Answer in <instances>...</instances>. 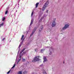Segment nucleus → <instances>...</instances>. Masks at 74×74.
Returning a JSON list of instances; mask_svg holds the SVG:
<instances>
[{"label":"nucleus","instance_id":"1","mask_svg":"<svg viewBox=\"0 0 74 74\" xmlns=\"http://www.w3.org/2000/svg\"><path fill=\"white\" fill-rule=\"evenodd\" d=\"M24 37V35H23L21 38V42L19 47H18V48H19V50H18V53H19V51H20V50H19V49H20V48L21 47V45H22V44H23V41H24V40H25V38H23Z\"/></svg>","mask_w":74,"mask_h":74},{"label":"nucleus","instance_id":"4","mask_svg":"<svg viewBox=\"0 0 74 74\" xmlns=\"http://www.w3.org/2000/svg\"><path fill=\"white\" fill-rule=\"evenodd\" d=\"M69 25L68 24H65L64 25V26L62 28V30H66V29L69 28Z\"/></svg>","mask_w":74,"mask_h":74},{"label":"nucleus","instance_id":"25","mask_svg":"<svg viewBox=\"0 0 74 74\" xmlns=\"http://www.w3.org/2000/svg\"><path fill=\"white\" fill-rule=\"evenodd\" d=\"M10 70L8 72L7 74H9V73H10Z\"/></svg>","mask_w":74,"mask_h":74},{"label":"nucleus","instance_id":"19","mask_svg":"<svg viewBox=\"0 0 74 74\" xmlns=\"http://www.w3.org/2000/svg\"><path fill=\"white\" fill-rule=\"evenodd\" d=\"M43 28V26L40 29V30H39V32H41V30H42V28Z\"/></svg>","mask_w":74,"mask_h":74},{"label":"nucleus","instance_id":"20","mask_svg":"<svg viewBox=\"0 0 74 74\" xmlns=\"http://www.w3.org/2000/svg\"><path fill=\"white\" fill-rule=\"evenodd\" d=\"M3 25H4V23H2L0 25V27H1V26H3Z\"/></svg>","mask_w":74,"mask_h":74},{"label":"nucleus","instance_id":"32","mask_svg":"<svg viewBox=\"0 0 74 74\" xmlns=\"http://www.w3.org/2000/svg\"><path fill=\"white\" fill-rule=\"evenodd\" d=\"M27 73V72L26 71H24V73Z\"/></svg>","mask_w":74,"mask_h":74},{"label":"nucleus","instance_id":"10","mask_svg":"<svg viewBox=\"0 0 74 74\" xmlns=\"http://www.w3.org/2000/svg\"><path fill=\"white\" fill-rule=\"evenodd\" d=\"M25 48H24V49H23V50L20 52V55L22 54V52H23V51H25Z\"/></svg>","mask_w":74,"mask_h":74},{"label":"nucleus","instance_id":"16","mask_svg":"<svg viewBox=\"0 0 74 74\" xmlns=\"http://www.w3.org/2000/svg\"><path fill=\"white\" fill-rule=\"evenodd\" d=\"M15 65H16V64H15V63L14 64V65L13 66L12 68V69H14V67L15 66Z\"/></svg>","mask_w":74,"mask_h":74},{"label":"nucleus","instance_id":"17","mask_svg":"<svg viewBox=\"0 0 74 74\" xmlns=\"http://www.w3.org/2000/svg\"><path fill=\"white\" fill-rule=\"evenodd\" d=\"M43 74H47V73L45 72V70L43 71Z\"/></svg>","mask_w":74,"mask_h":74},{"label":"nucleus","instance_id":"29","mask_svg":"<svg viewBox=\"0 0 74 74\" xmlns=\"http://www.w3.org/2000/svg\"><path fill=\"white\" fill-rule=\"evenodd\" d=\"M19 60H18V61L17 62V64H18V63H19Z\"/></svg>","mask_w":74,"mask_h":74},{"label":"nucleus","instance_id":"3","mask_svg":"<svg viewBox=\"0 0 74 74\" xmlns=\"http://www.w3.org/2000/svg\"><path fill=\"white\" fill-rule=\"evenodd\" d=\"M40 56H36L35 57L34 59V60L32 61V62H37L39 60V58Z\"/></svg>","mask_w":74,"mask_h":74},{"label":"nucleus","instance_id":"26","mask_svg":"<svg viewBox=\"0 0 74 74\" xmlns=\"http://www.w3.org/2000/svg\"><path fill=\"white\" fill-rule=\"evenodd\" d=\"M5 40V38H3L2 41H4Z\"/></svg>","mask_w":74,"mask_h":74},{"label":"nucleus","instance_id":"27","mask_svg":"<svg viewBox=\"0 0 74 74\" xmlns=\"http://www.w3.org/2000/svg\"><path fill=\"white\" fill-rule=\"evenodd\" d=\"M40 20L41 21H42V18H41Z\"/></svg>","mask_w":74,"mask_h":74},{"label":"nucleus","instance_id":"22","mask_svg":"<svg viewBox=\"0 0 74 74\" xmlns=\"http://www.w3.org/2000/svg\"><path fill=\"white\" fill-rule=\"evenodd\" d=\"M9 8H10V7H7V8L6 9V10L8 11V9H9Z\"/></svg>","mask_w":74,"mask_h":74},{"label":"nucleus","instance_id":"23","mask_svg":"<svg viewBox=\"0 0 74 74\" xmlns=\"http://www.w3.org/2000/svg\"><path fill=\"white\" fill-rule=\"evenodd\" d=\"M52 52L51 51H50V53H49V55H52Z\"/></svg>","mask_w":74,"mask_h":74},{"label":"nucleus","instance_id":"33","mask_svg":"<svg viewBox=\"0 0 74 74\" xmlns=\"http://www.w3.org/2000/svg\"><path fill=\"white\" fill-rule=\"evenodd\" d=\"M46 48H49V47H46Z\"/></svg>","mask_w":74,"mask_h":74},{"label":"nucleus","instance_id":"9","mask_svg":"<svg viewBox=\"0 0 74 74\" xmlns=\"http://www.w3.org/2000/svg\"><path fill=\"white\" fill-rule=\"evenodd\" d=\"M34 21V19H33V18H32L31 21V23H30V25H29V26H31V25H32V24H33V22Z\"/></svg>","mask_w":74,"mask_h":74},{"label":"nucleus","instance_id":"24","mask_svg":"<svg viewBox=\"0 0 74 74\" xmlns=\"http://www.w3.org/2000/svg\"><path fill=\"white\" fill-rule=\"evenodd\" d=\"M37 51H38L37 49H35V52H37Z\"/></svg>","mask_w":74,"mask_h":74},{"label":"nucleus","instance_id":"28","mask_svg":"<svg viewBox=\"0 0 74 74\" xmlns=\"http://www.w3.org/2000/svg\"><path fill=\"white\" fill-rule=\"evenodd\" d=\"M23 61H24V62H25V59H23Z\"/></svg>","mask_w":74,"mask_h":74},{"label":"nucleus","instance_id":"21","mask_svg":"<svg viewBox=\"0 0 74 74\" xmlns=\"http://www.w3.org/2000/svg\"><path fill=\"white\" fill-rule=\"evenodd\" d=\"M34 14V13L33 12V11H32V13L31 14V16H33V15Z\"/></svg>","mask_w":74,"mask_h":74},{"label":"nucleus","instance_id":"37","mask_svg":"<svg viewBox=\"0 0 74 74\" xmlns=\"http://www.w3.org/2000/svg\"><path fill=\"white\" fill-rule=\"evenodd\" d=\"M18 57V56H17V57H16V59H17V57Z\"/></svg>","mask_w":74,"mask_h":74},{"label":"nucleus","instance_id":"14","mask_svg":"<svg viewBox=\"0 0 74 74\" xmlns=\"http://www.w3.org/2000/svg\"><path fill=\"white\" fill-rule=\"evenodd\" d=\"M22 56H20V57L18 58V60H19V61H20V60H21V58Z\"/></svg>","mask_w":74,"mask_h":74},{"label":"nucleus","instance_id":"13","mask_svg":"<svg viewBox=\"0 0 74 74\" xmlns=\"http://www.w3.org/2000/svg\"><path fill=\"white\" fill-rule=\"evenodd\" d=\"M38 4H39V3H36V8H37V7H38Z\"/></svg>","mask_w":74,"mask_h":74},{"label":"nucleus","instance_id":"12","mask_svg":"<svg viewBox=\"0 0 74 74\" xmlns=\"http://www.w3.org/2000/svg\"><path fill=\"white\" fill-rule=\"evenodd\" d=\"M45 50V49H43L41 50V51H40L41 53H42V52H44V51Z\"/></svg>","mask_w":74,"mask_h":74},{"label":"nucleus","instance_id":"6","mask_svg":"<svg viewBox=\"0 0 74 74\" xmlns=\"http://www.w3.org/2000/svg\"><path fill=\"white\" fill-rule=\"evenodd\" d=\"M39 68L40 69H41V68H42V70L43 71H44V66L43 65V64H42L39 66Z\"/></svg>","mask_w":74,"mask_h":74},{"label":"nucleus","instance_id":"2","mask_svg":"<svg viewBox=\"0 0 74 74\" xmlns=\"http://www.w3.org/2000/svg\"><path fill=\"white\" fill-rule=\"evenodd\" d=\"M48 4H49V2H48V1H47L46 2L43 7L42 8V11H44L45 10L46 7H47Z\"/></svg>","mask_w":74,"mask_h":74},{"label":"nucleus","instance_id":"30","mask_svg":"<svg viewBox=\"0 0 74 74\" xmlns=\"http://www.w3.org/2000/svg\"><path fill=\"white\" fill-rule=\"evenodd\" d=\"M48 10H47L46 12H47V13H48Z\"/></svg>","mask_w":74,"mask_h":74},{"label":"nucleus","instance_id":"15","mask_svg":"<svg viewBox=\"0 0 74 74\" xmlns=\"http://www.w3.org/2000/svg\"><path fill=\"white\" fill-rule=\"evenodd\" d=\"M5 17H4L2 19V21H4V20H5Z\"/></svg>","mask_w":74,"mask_h":74},{"label":"nucleus","instance_id":"8","mask_svg":"<svg viewBox=\"0 0 74 74\" xmlns=\"http://www.w3.org/2000/svg\"><path fill=\"white\" fill-rule=\"evenodd\" d=\"M43 60H44V61H43L44 62H47V58H46V57H43Z\"/></svg>","mask_w":74,"mask_h":74},{"label":"nucleus","instance_id":"5","mask_svg":"<svg viewBox=\"0 0 74 74\" xmlns=\"http://www.w3.org/2000/svg\"><path fill=\"white\" fill-rule=\"evenodd\" d=\"M36 28H34V30H33V31L32 32V34H31L30 37H32L33 35V34L34 33V32L36 31Z\"/></svg>","mask_w":74,"mask_h":74},{"label":"nucleus","instance_id":"34","mask_svg":"<svg viewBox=\"0 0 74 74\" xmlns=\"http://www.w3.org/2000/svg\"><path fill=\"white\" fill-rule=\"evenodd\" d=\"M18 5H19V4L18 3Z\"/></svg>","mask_w":74,"mask_h":74},{"label":"nucleus","instance_id":"35","mask_svg":"<svg viewBox=\"0 0 74 74\" xmlns=\"http://www.w3.org/2000/svg\"><path fill=\"white\" fill-rule=\"evenodd\" d=\"M51 49H52V48H51Z\"/></svg>","mask_w":74,"mask_h":74},{"label":"nucleus","instance_id":"11","mask_svg":"<svg viewBox=\"0 0 74 74\" xmlns=\"http://www.w3.org/2000/svg\"><path fill=\"white\" fill-rule=\"evenodd\" d=\"M22 71H19L18 72L17 74H22Z\"/></svg>","mask_w":74,"mask_h":74},{"label":"nucleus","instance_id":"7","mask_svg":"<svg viewBox=\"0 0 74 74\" xmlns=\"http://www.w3.org/2000/svg\"><path fill=\"white\" fill-rule=\"evenodd\" d=\"M56 23L55 22V21H53V23L52 25V27H55V26H56Z\"/></svg>","mask_w":74,"mask_h":74},{"label":"nucleus","instance_id":"18","mask_svg":"<svg viewBox=\"0 0 74 74\" xmlns=\"http://www.w3.org/2000/svg\"><path fill=\"white\" fill-rule=\"evenodd\" d=\"M8 10H6V11H5V15H6V14H7V13H8Z\"/></svg>","mask_w":74,"mask_h":74},{"label":"nucleus","instance_id":"36","mask_svg":"<svg viewBox=\"0 0 74 74\" xmlns=\"http://www.w3.org/2000/svg\"><path fill=\"white\" fill-rule=\"evenodd\" d=\"M63 63H64V62H63Z\"/></svg>","mask_w":74,"mask_h":74},{"label":"nucleus","instance_id":"31","mask_svg":"<svg viewBox=\"0 0 74 74\" xmlns=\"http://www.w3.org/2000/svg\"><path fill=\"white\" fill-rule=\"evenodd\" d=\"M41 20H40L39 21V22H41Z\"/></svg>","mask_w":74,"mask_h":74}]
</instances>
